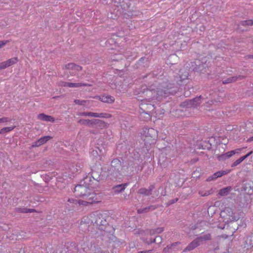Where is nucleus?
Returning a JSON list of instances; mask_svg holds the SVG:
<instances>
[{
	"label": "nucleus",
	"mask_w": 253,
	"mask_h": 253,
	"mask_svg": "<svg viewBox=\"0 0 253 253\" xmlns=\"http://www.w3.org/2000/svg\"><path fill=\"white\" fill-rule=\"evenodd\" d=\"M246 148V147H243V148H238V149L233 150V151L234 152V154L235 155L236 154H240V152L241 151H242Z\"/></svg>",
	"instance_id": "473e14b6"
},
{
	"label": "nucleus",
	"mask_w": 253,
	"mask_h": 253,
	"mask_svg": "<svg viewBox=\"0 0 253 253\" xmlns=\"http://www.w3.org/2000/svg\"><path fill=\"white\" fill-rule=\"evenodd\" d=\"M9 66L7 61L0 63V70L8 67Z\"/></svg>",
	"instance_id": "7c9ffc66"
},
{
	"label": "nucleus",
	"mask_w": 253,
	"mask_h": 253,
	"mask_svg": "<svg viewBox=\"0 0 253 253\" xmlns=\"http://www.w3.org/2000/svg\"><path fill=\"white\" fill-rule=\"evenodd\" d=\"M74 102L76 104L79 105L86 106L87 105H89L90 101L89 100L76 99L74 100Z\"/></svg>",
	"instance_id": "aec40b11"
},
{
	"label": "nucleus",
	"mask_w": 253,
	"mask_h": 253,
	"mask_svg": "<svg viewBox=\"0 0 253 253\" xmlns=\"http://www.w3.org/2000/svg\"><path fill=\"white\" fill-rule=\"evenodd\" d=\"M253 153V151H251L248 153H247L246 155L242 156L243 158L245 160L246 158H247L249 156H250Z\"/></svg>",
	"instance_id": "e433bc0d"
},
{
	"label": "nucleus",
	"mask_w": 253,
	"mask_h": 253,
	"mask_svg": "<svg viewBox=\"0 0 253 253\" xmlns=\"http://www.w3.org/2000/svg\"><path fill=\"white\" fill-rule=\"evenodd\" d=\"M152 189H146L145 188H141L139 190V193L141 194L149 195L151 194Z\"/></svg>",
	"instance_id": "a878e982"
},
{
	"label": "nucleus",
	"mask_w": 253,
	"mask_h": 253,
	"mask_svg": "<svg viewBox=\"0 0 253 253\" xmlns=\"http://www.w3.org/2000/svg\"><path fill=\"white\" fill-rule=\"evenodd\" d=\"M70 83L68 82H64L63 83L62 85L65 87H69V84Z\"/></svg>",
	"instance_id": "58836bf2"
},
{
	"label": "nucleus",
	"mask_w": 253,
	"mask_h": 253,
	"mask_svg": "<svg viewBox=\"0 0 253 253\" xmlns=\"http://www.w3.org/2000/svg\"><path fill=\"white\" fill-rule=\"evenodd\" d=\"M156 242V239H154L153 241H151V243H153Z\"/></svg>",
	"instance_id": "a18cd8bd"
},
{
	"label": "nucleus",
	"mask_w": 253,
	"mask_h": 253,
	"mask_svg": "<svg viewBox=\"0 0 253 253\" xmlns=\"http://www.w3.org/2000/svg\"><path fill=\"white\" fill-rule=\"evenodd\" d=\"M232 188L231 187L228 186L226 188H223L219 190L218 195L221 196H224L227 195L231 191Z\"/></svg>",
	"instance_id": "f3484780"
},
{
	"label": "nucleus",
	"mask_w": 253,
	"mask_h": 253,
	"mask_svg": "<svg viewBox=\"0 0 253 253\" xmlns=\"http://www.w3.org/2000/svg\"><path fill=\"white\" fill-rule=\"evenodd\" d=\"M157 238H160V239L161 240V237H160L157 236Z\"/></svg>",
	"instance_id": "de8ad7c7"
},
{
	"label": "nucleus",
	"mask_w": 253,
	"mask_h": 253,
	"mask_svg": "<svg viewBox=\"0 0 253 253\" xmlns=\"http://www.w3.org/2000/svg\"><path fill=\"white\" fill-rule=\"evenodd\" d=\"M10 119L7 117H2L0 118V124L5 123L10 121Z\"/></svg>",
	"instance_id": "2f4dec72"
},
{
	"label": "nucleus",
	"mask_w": 253,
	"mask_h": 253,
	"mask_svg": "<svg viewBox=\"0 0 253 253\" xmlns=\"http://www.w3.org/2000/svg\"><path fill=\"white\" fill-rule=\"evenodd\" d=\"M15 126H9L3 127L0 130V134H5L12 130L14 128Z\"/></svg>",
	"instance_id": "b1692460"
},
{
	"label": "nucleus",
	"mask_w": 253,
	"mask_h": 253,
	"mask_svg": "<svg viewBox=\"0 0 253 253\" xmlns=\"http://www.w3.org/2000/svg\"><path fill=\"white\" fill-rule=\"evenodd\" d=\"M9 42L8 40L0 41V48Z\"/></svg>",
	"instance_id": "f704fd0d"
},
{
	"label": "nucleus",
	"mask_w": 253,
	"mask_h": 253,
	"mask_svg": "<svg viewBox=\"0 0 253 253\" xmlns=\"http://www.w3.org/2000/svg\"><path fill=\"white\" fill-rule=\"evenodd\" d=\"M179 244V242H176L173 244H172L170 246H168L166 248L164 249V251L166 252L167 250H169V249H171L172 247L175 246L176 245Z\"/></svg>",
	"instance_id": "72a5a7b5"
},
{
	"label": "nucleus",
	"mask_w": 253,
	"mask_h": 253,
	"mask_svg": "<svg viewBox=\"0 0 253 253\" xmlns=\"http://www.w3.org/2000/svg\"><path fill=\"white\" fill-rule=\"evenodd\" d=\"M93 98H98L101 101L107 103H113L115 101V98L111 95L95 96Z\"/></svg>",
	"instance_id": "6e6552de"
},
{
	"label": "nucleus",
	"mask_w": 253,
	"mask_h": 253,
	"mask_svg": "<svg viewBox=\"0 0 253 253\" xmlns=\"http://www.w3.org/2000/svg\"><path fill=\"white\" fill-rule=\"evenodd\" d=\"M64 69L69 70L72 75H76L78 72L83 70L82 67L73 63H69L65 65Z\"/></svg>",
	"instance_id": "39448f33"
},
{
	"label": "nucleus",
	"mask_w": 253,
	"mask_h": 253,
	"mask_svg": "<svg viewBox=\"0 0 253 253\" xmlns=\"http://www.w3.org/2000/svg\"><path fill=\"white\" fill-rule=\"evenodd\" d=\"M201 103V97H196L193 100H189L183 103V105L188 108H195L199 105Z\"/></svg>",
	"instance_id": "0eeeda50"
},
{
	"label": "nucleus",
	"mask_w": 253,
	"mask_h": 253,
	"mask_svg": "<svg viewBox=\"0 0 253 253\" xmlns=\"http://www.w3.org/2000/svg\"><path fill=\"white\" fill-rule=\"evenodd\" d=\"M96 123L95 120H84V119H81L79 121V123L86 125L88 126H91L95 125Z\"/></svg>",
	"instance_id": "4468645a"
},
{
	"label": "nucleus",
	"mask_w": 253,
	"mask_h": 253,
	"mask_svg": "<svg viewBox=\"0 0 253 253\" xmlns=\"http://www.w3.org/2000/svg\"><path fill=\"white\" fill-rule=\"evenodd\" d=\"M242 77H241V76H239L238 77L235 76V77H230L226 80H223L222 81V83L223 84H229V83H231L232 82H234L236 81H237L238 79H241Z\"/></svg>",
	"instance_id": "dca6fc26"
},
{
	"label": "nucleus",
	"mask_w": 253,
	"mask_h": 253,
	"mask_svg": "<svg viewBox=\"0 0 253 253\" xmlns=\"http://www.w3.org/2000/svg\"><path fill=\"white\" fill-rule=\"evenodd\" d=\"M213 192V191H212V189H211L209 190H200L199 192V194L201 196H208L211 194H212Z\"/></svg>",
	"instance_id": "5701e85b"
},
{
	"label": "nucleus",
	"mask_w": 253,
	"mask_h": 253,
	"mask_svg": "<svg viewBox=\"0 0 253 253\" xmlns=\"http://www.w3.org/2000/svg\"><path fill=\"white\" fill-rule=\"evenodd\" d=\"M167 91H168V89L166 90L165 89L157 88V90H147V95H149L150 94H152L153 95L149 99H145L141 100L139 107L141 110V116H142V115H146L147 116L146 120H151V112L155 109V105L152 104V101L158 99L160 96H165L167 94Z\"/></svg>",
	"instance_id": "f03ea898"
},
{
	"label": "nucleus",
	"mask_w": 253,
	"mask_h": 253,
	"mask_svg": "<svg viewBox=\"0 0 253 253\" xmlns=\"http://www.w3.org/2000/svg\"><path fill=\"white\" fill-rule=\"evenodd\" d=\"M144 210H146V209H145V210H142V211H141V210H138V212L139 213H141V212H143V211H144Z\"/></svg>",
	"instance_id": "37998d69"
},
{
	"label": "nucleus",
	"mask_w": 253,
	"mask_h": 253,
	"mask_svg": "<svg viewBox=\"0 0 253 253\" xmlns=\"http://www.w3.org/2000/svg\"><path fill=\"white\" fill-rule=\"evenodd\" d=\"M52 138L50 136H45L41 137L38 141L35 142L32 145V147H39L45 143L47 141Z\"/></svg>",
	"instance_id": "9d476101"
},
{
	"label": "nucleus",
	"mask_w": 253,
	"mask_h": 253,
	"mask_svg": "<svg viewBox=\"0 0 253 253\" xmlns=\"http://www.w3.org/2000/svg\"><path fill=\"white\" fill-rule=\"evenodd\" d=\"M221 217L226 220V222H229L237 220L238 218L235 216L233 209L230 207H225L220 212Z\"/></svg>",
	"instance_id": "7ed1b4c3"
},
{
	"label": "nucleus",
	"mask_w": 253,
	"mask_h": 253,
	"mask_svg": "<svg viewBox=\"0 0 253 253\" xmlns=\"http://www.w3.org/2000/svg\"><path fill=\"white\" fill-rule=\"evenodd\" d=\"M240 25L243 26H252L253 25V20L252 19H249L242 21L241 22Z\"/></svg>",
	"instance_id": "393cba45"
},
{
	"label": "nucleus",
	"mask_w": 253,
	"mask_h": 253,
	"mask_svg": "<svg viewBox=\"0 0 253 253\" xmlns=\"http://www.w3.org/2000/svg\"><path fill=\"white\" fill-rule=\"evenodd\" d=\"M95 125H97L101 129L106 128L108 126L107 124L103 121L95 120Z\"/></svg>",
	"instance_id": "4be33fe9"
},
{
	"label": "nucleus",
	"mask_w": 253,
	"mask_h": 253,
	"mask_svg": "<svg viewBox=\"0 0 253 253\" xmlns=\"http://www.w3.org/2000/svg\"><path fill=\"white\" fill-rule=\"evenodd\" d=\"M164 231L163 227H158L156 229H153L150 230V234L153 235L155 234H159L162 233Z\"/></svg>",
	"instance_id": "c85d7f7f"
},
{
	"label": "nucleus",
	"mask_w": 253,
	"mask_h": 253,
	"mask_svg": "<svg viewBox=\"0 0 253 253\" xmlns=\"http://www.w3.org/2000/svg\"><path fill=\"white\" fill-rule=\"evenodd\" d=\"M189 76V73L187 71L180 70L179 73V78L180 81H183L187 79Z\"/></svg>",
	"instance_id": "a211bd4d"
},
{
	"label": "nucleus",
	"mask_w": 253,
	"mask_h": 253,
	"mask_svg": "<svg viewBox=\"0 0 253 253\" xmlns=\"http://www.w3.org/2000/svg\"><path fill=\"white\" fill-rule=\"evenodd\" d=\"M69 87H79L82 86H90L91 85L85 83H70Z\"/></svg>",
	"instance_id": "6ab92c4d"
},
{
	"label": "nucleus",
	"mask_w": 253,
	"mask_h": 253,
	"mask_svg": "<svg viewBox=\"0 0 253 253\" xmlns=\"http://www.w3.org/2000/svg\"><path fill=\"white\" fill-rule=\"evenodd\" d=\"M97 149L100 152L99 148H97Z\"/></svg>",
	"instance_id": "49530a36"
},
{
	"label": "nucleus",
	"mask_w": 253,
	"mask_h": 253,
	"mask_svg": "<svg viewBox=\"0 0 253 253\" xmlns=\"http://www.w3.org/2000/svg\"><path fill=\"white\" fill-rule=\"evenodd\" d=\"M244 159L242 157H240L239 159L235 161L231 165L232 167H236L240 164L242 162H243Z\"/></svg>",
	"instance_id": "c756f323"
},
{
	"label": "nucleus",
	"mask_w": 253,
	"mask_h": 253,
	"mask_svg": "<svg viewBox=\"0 0 253 253\" xmlns=\"http://www.w3.org/2000/svg\"><path fill=\"white\" fill-rule=\"evenodd\" d=\"M78 115L81 116H89L95 118H109L112 117V115L108 113H97L93 112H82L80 113Z\"/></svg>",
	"instance_id": "423d86ee"
},
{
	"label": "nucleus",
	"mask_w": 253,
	"mask_h": 253,
	"mask_svg": "<svg viewBox=\"0 0 253 253\" xmlns=\"http://www.w3.org/2000/svg\"><path fill=\"white\" fill-rule=\"evenodd\" d=\"M16 211L19 212L28 213L35 211L34 209H30L27 208H16Z\"/></svg>",
	"instance_id": "412c9836"
},
{
	"label": "nucleus",
	"mask_w": 253,
	"mask_h": 253,
	"mask_svg": "<svg viewBox=\"0 0 253 253\" xmlns=\"http://www.w3.org/2000/svg\"><path fill=\"white\" fill-rule=\"evenodd\" d=\"M198 238L199 239L200 243H201L204 241L210 240L211 239V235L210 234H208Z\"/></svg>",
	"instance_id": "bb28decb"
},
{
	"label": "nucleus",
	"mask_w": 253,
	"mask_h": 253,
	"mask_svg": "<svg viewBox=\"0 0 253 253\" xmlns=\"http://www.w3.org/2000/svg\"><path fill=\"white\" fill-rule=\"evenodd\" d=\"M234 155V152L233 150H232L218 156L217 158L219 161H223L231 157Z\"/></svg>",
	"instance_id": "ddd939ff"
},
{
	"label": "nucleus",
	"mask_w": 253,
	"mask_h": 253,
	"mask_svg": "<svg viewBox=\"0 0 253 253\" xmlns=\"http://www.w3.org/2000/svg\"><path fill=\"white\" fill-rule=\"evenodd\" d=\"M253 141V136L250 138H249L248 140V141Z\"/></svg>",
	"instance_id": "79ce46f5"
},
{
	"label": "nucleus",
	"mask_w": 253,
	"mask_h": 253,
	"mask_svg": "<svg viewBox=\"0 0 253 253\" xmlns=\"http://www.w3.org/2000/svg\"><path fill=\"white\" fill-rule=\"evenodd\" d=\"M200 242L199 241V239L197 238L193 241H192L191 243H190L188 246L183 250L184 252H186L187 251H190L193 250L198 246L200 245Z\"/></svg>",
	"instance_id": "9b49d317"
},
{
	"label": "nucleus",
	"mask_w": 253,
	"mask_h": 253,
	"mask_svg": "<svg viewBox=\"0 0 253 253\" xmlns=\"http://www.w3.org/2000/svg\"><path fill=\"white\" fill-rule=\"evenodd\" d=\"M150 252H151L150 250H148V251L139 252L138 253H150Z\"/></svg>",
	"instance_id": "a19ab883"
},
{
	"label": "nucleus",
	"mask_w": 253,
	"mask_h": 253,
	"mask_svg": "<svg viewBox=\"0 0 253 253\" xmlns=\"http://www.w3.org/2000/svg\"><path fill=\"white\" fill-rule=\"evenodd\" d=\"M6 61L9 67L12 65L16 64L18 62V59L17 57H13L10 59H9Z\"/></svg>",
	"instance_id": "cd10ccee"
},
{
	"label": "nucleus",
	"mask_w": 253,
	"mask_h": 253,
	"mask_svg": "<svg viewBox=\"0 0 253 253\" xmlns=\"http://www.w3.org/2000/svg\"><path fill=\"white\" fill-rule=\"evenodd\" d=\"M92 155L95 156L96 155H98L97 150H94L92 152Z\"/></svg>",
	"instance_id": "ea45409f"
},
{
	"label": "nucleus",
	"mask_w": 253,
	"mask_h": 253,
	"mask_svg": "<svg viewBox=\"0 0 253 253\" xmlns=\"http://www.w3.org/2000/svg\"><path fill=\"white\" fill-rule=\"evenodd\" d=\"M230 171V170H221V171H217V172L214 173L211 176H209L207 178V181H210L215 179L218 177H220L222 176L229 173Z\"/></svg>",
	"instance_id": "1a4fd4ad"
},
{
	"label": "nucleus",
	"mask_w": 253,
	"mask_h": 253,
	"mask_svg": "<svg viewBox=\"0 0 253 253\" xmlns=\"http://www.w3.org/2000/svg\"><path fill=\"white\" fill-rule=\"evenodd\" d=\"M37 118L40 120L45 122H55V119L53 117L42 113L39 114L37 116Z\"/></svg>",
	"instance_id": "f8f14e48"
},
{
	"label": "nucleus",
	"mask_w": 253,
	"mask_h": 253,
	"mask_svg": "<svg viewBox=\"0 0 253 253\" xmlns=\"http://www.w3.org/2000/svg\"><path fill=\"white\" fill-rule=\"evenodd\" d=\"M112 164H115V165H118L119 166H120L121 165V162L120 161L118 160V159H114L112 162H111Z\"/></svg>",
	"instance_id": "c9c22d12"
},
{
	"label": "nucleus",
	"mask_w": 253,
	"mask_h": 253,
	"mask_svg": "<svg viewBox=\"0 0 253 253\" xmlns=\"http://www.w3.org/2000/svg\"><path fill=\"white\" fill-rule=\"evenodd\" d=\"M90 190L85 186L82 185H77L75 188L74 193L76 197H82L81 200H74L69 199V201L79 205L87 206L101 201V198L99 194L90 192Z\"/></svg>",
	"instance_id": "f257e3e1"
},
{
	"label": "nucleus",
	"mask_w": 253,
	"mask_h": 253,
	"mask_svg": "<svg viewBox=\"0 0 253 253\" xmlns=\"http://www.w3.org/2000/svg\"><path fill=\"white\" fill-rule=\"evenodd\" d=\"M127 186V184H122L120 185H116L113 187V189L114 192L116 193H120L123 191H124L126 186Z\"/></svg>",
	"instance_id": "2eb2a0df"
},
{
	"label": "nucleus",
	"mask_w": 253,
	"mask_h": 253,
	"mask_svg": "<svg viewBox=\"0 0 253 253\" xmlns=\"http://www.w3.org/2000/svg\"><path fill=\"white\" fill-rule=\"evenodd\" d=\"M140 113L141 114V112H140ZM146 117H147V116L146 115H142V116H141V115H140L141 119L144 121H148L149 120H146Z\"/></svg>",
	"instance_id": "4c0bfd02"
},
{
	"label": "nucleus",
	"mask_w": 253,
	"mask_h": 253,
	"mask_svg": "<svg viewBox=\"0 0 253 253\" xmlns=\"http://www.w3.org/2000/svg\"><path fill=\"white\" fill-rule=\"evenodd\" d=\"M102 156H100H100H99V160H102Z\"/></svg>",
	"instance_id": "c03bdc74"
},
{
	"label": "nucleus",
	"mask_w": 253,
	"mask_h": 253,
	"mask_svg": "<svg viewBox=\"0 0 253 253\" xmlns=\"http://www.w3.org/2000/svg\"><path fill=\"white\" fill-rule=\"evenodd\" d=\"M143 135L145 137L144 140L146 143H152L155 140L157 136V132L152 128H146L143 130Z\"/></svg>",
	"instance_id": "20e7f679"
}]
</instances>
